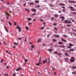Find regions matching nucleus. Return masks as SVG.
Instances as JSON below:
<instances>
[{"mask_svg": "<svg viewBox=\"0 0 76 76\" xmlns=\"http://www.w3.org/2000/svg\"><path fill=\"white\" fill-rule=\"evenodd\" d=\"M4 44H5V45H7L6 43V42H5L4 41Z\"/></svg>", "mask_w": 76, "mask_h": 76, "instance_id": "nucleus-63", "label": "nucleus"}, {"mask_svg": "<svg viewBox=\"0 0 76 76\" xmlns=\"http://www.w3.org/2000/svg\"><path fill=\"white\" fill-rule=\"evenodd\" d=\"M4 75H6L7 76H9V75H8L7 74H4Z\"/></svg>", "mask_w": 76, "mask_h": 76, "instance_id": "nucleus-64", "label": "nucleus"}, {"mask_svg": "<svg viewBox=\"0 0 76 76\" xmlns=\"http://www.w3.org/2000/svg\"><path fill=\"white\" fill-rule=\"evenodd\" d=\"M14 44L15 45H18V43H17L16 42H14Z\"/></svg>", "mask_w": 76, "mask_h": 76, "instance_id": "nucleus-23", "label": "nucleus"}, {"mask_svg": "<svg viewBox=\"0 0 76 76\" xmlns=\"http://www.w3.org/2000/svg\"><path fill=\"white\" fill-rule=\"evenodd\" d=\"M59 4L60 5V6H65V5L64 4Z\"/></svg>", "mask_w": 76, "mask_h": 76, "instance_id": "nucleus-11", "label": "nucleus"}, {"mask_svg": "<svg viewBox=\"0 0 76 76\" xmlns=\"http://www.w3.org/2000/svg\"><path fill=\"white\" fill-rule=\"evenodd\" d=\"M27 19L28 20H32V19H31V18H28Z\"/></svg>", "mask_w": 76, "mask_h": 76, "instance_id": "nucleus-28", "label": "nucleus"}, {"mask_svg": "<svg viewBox=\"0 0 76 76\" xmlns=\"http://www.w3.org/2000/svg\"><path fill=\"white\" fill-rule=\"evenodd\" d=\"M6 17H7V18H6V19H9V17H7V14H6Z\"/></svg>", "mask_w": 76, "mask_h": 76, "instance_id": "nucleus-37", "label": "nucleus"}, {"mask_svg": "<svg viewBox=\"0 0 76 76\" xmlns=\"http://www.w3.org/2000/svg\"><path fill=\"white\" fill-rule=\"evenodd\" d=\"M25 10H26V11H27L28 12H30V11L28 9H27V8H25Z\"/></svg>", "mask_w": 76, "mask_h": 76, "instance_id": "nucleus-24", "label": "nucleus"}, {"mask_svg": "<svg viewBox=\"0 0 76 76\" xmlns=\"http://www.w3.org/2000/svg\"><path fill=\"white\" fill-rule=\"evenodd\" d=\"M58 53L57 51H55L53 52L54 54H58Z\"/></svg>", "mask_w": 76, "mask_h": 76, "instance_id": "nucleus-22", "label": "nucleus"}, {"mask_svg": "<svg viewBox=\"0 0 76 76\" xmlns=\"http://www.w3.org/2000/svg\"><path fill=\"white\" fill-rule=\"evenodd\" d=\"M44 27H42V28H41V29H44Z\"/></svg>", "mask_w": 76, "mask_h": 76, "instance_id": "nucleus-46", "label": "nucleus"}, {"mask_svg": "<svg viewBox=\"0 0 76 76\" xmlns=\"http://www.w3.org/2000/svg\"><path fill=\"white\" fill-rule=\"evenodd\" d=\"M41 61V57L40 56L39 58V62H40Z\"/></svg>", "mask_w": 76, "mask_h": 76, "instance_id": "nucleus-32", "label": "nucleus"}, {"mask_svg": "<svg viewBox=\"0 0 76 76\" xmlns=\"http://www.w3.org/2000/svg\"><path fill=\"white\" fill-rule=\"evenodd\" d=\"M32 25L31 23H29L28 24V25Z\"/></svg>", "mask_w": 76, "mask_h": 76, "instance_id": "nucleus-41", "label": "nucleus"}, {"mask_svg": "<svg viewBox=\"0 0 76 76\" xmlns=\"http://www.w3.org/2000/svg\"><path fill=\"white\" fill-rule=\"evenodd\" d=\"M65 55L66 56H68L69 55H68V53H65Z\"/></svg>", "mask_w": 76, "mask_h": 76, "instance_id": "nucleus-29", "label": "nucleus"}, {"mask_svg": "<svg viewBox=\"0 0 76 76\" xmlns=\"http://www.w3.org/2000/svg\"><path fill=\"white\" fill-rule=\"evenodd\" d=\"M32 11L34 12H37V10L33 8L31 9Z\"/></svg>", "mask_w": 76, "mask_h": 76, "instance_id": "nucleus-9", "label": "nucleus"}, {"mask_svg": "<svg viewBox=\"0 0 76 76\" xmlns=\"http://www.w3.org/2000/svg\"><path fill=\"white\" fill-rule=\"evenodd\" d=\"M25 28L26 29V30H28V29H29V27L27 26H26L25 27Z\"/></svg>", "mask_w": 76, "mask_h": 76, "instance_id": "nucleus-16", "label": "nucleus"}, {"mask_svg": "<svg viewBox=\"0 0 76 76\" xmlns=\"http://www.w3.org/2000/svg\"><path fill=\"white\" fill-rule=\"evenodd\" d=\"M59 47H61V48H64V47H65V46L64 45H61Z\"/></svg>", "mask_w": 76, "mask_h": 76, "instance_id": "nucleus-19", "label": "nucleus"}, {"mask_svg": "<svg viewBox=\"0 0 76 76\" xmlns=\"http://www.w3.org/2000/svg\"><path fill=\"white\" fill-rule=\"evenodd\" d=\"M64 59H65V62H67L68 63H69V58H64Z\"/></svg>", "mask_w": 76, "mask_h": 76, "instance_id": "nucleus-6", "label": "nucleus"}, {"mask_svg": "<svg viewBox=\"0 0 76 76\" xmlns=\"http://www.w3.org/2000/svg\"><path fill=\"white\" fill-rule=\"evenodd\" d=\"M48 51H53V49H49Z\"/></svg>", "mask_w": 76, "mask_h": 76, "instance_id": "nucleus-30", "label": "nucleus"}, {"mask_svg": "<svg viewBox=\"0 0 76 76\" xmlns=\"http://www.w3.org/2000/svg\"><path fill=\"white\" fill-rule=\"evenodd\" d=\"M54 37H57V38H59L60 37V36L58 35H54Z\"/></svg>", "mask_w": 76, "mask_h": 76, "instance_id": "nucleus-13", "label": "nucleus"}, {"mask_svg": "<svg viewBox=\"0 0 76 76\" xmlns=\"http://www.w3.org/2000/svg\"><path fill=\"white\" fill-rule=\"evenodd\" d=\"M29 4H34V3L33 2H31Z\"/></svg>", "mask_w": 76, "mask_h": 76, "instance_id": "nucleus-39", "label": "nucleus"}, {"mask_svg": "<svg viewBox=\"0 0 76 76\" xmlns=\"http://www.w3.org/2000/svg\"><path fill=\"white\" fill-rule=\"evenodd\" d=\"M9 24L10 25V26H12V23H11V22L9 21L8 22Z\"/></svg>", "mask_w": 76, "mask_h": 76, "instance_id": "nucleus-15", "label": "nucleus"}, {"mask_svg": "<svg viewBox=\"0 0 76 76\" xmlns=\"http://www.w3.org/2000/svg\"><path fill=\"white\" fill-rule=\"evenodd\" d=\"M13 76H16V73H14L13 74Z\"/></svg>", "mask_w": 76, "mask_h": 76, "instance_id": "nucleus-48", "label": "nucleus"}, {"mask_svg": "<svg viewBox=\"0 0 76 76\" xmlns=\"http://www.w3.org/2000/svg\"><path fill=\"white\" fill-rule=\"evenodd\" d=\"M68 23H71V22H70V21H68Z\"/></svg>", "mask_w": 76, "mask_h": 76, "instance_id": "nucleus-57", "label": "nucleus"}, {"mask_svg": "<svg viewBox=\"0 0 76 76\" xmlns=\"http://www.w3.org/2000/svg\"><path fill=\"white\" fill-rule=\"evenodd\" d=\"M3 61H4V60L3 59H1V63H2L3 62Z\"/></svg>", "mask_w": 76, "mask_h": 76, "instance_id": "nucleus-44", "label": "nucleus"}, {"mask_svg": "<svg viewBox=\"0 0 76 76\" xmlns=\"http://www.w3.org/2000/svg\"><path fill=\"white\" fill-rule=\"evenodd\" d=\"M68 2L70 3H76V1H69Z\"/></svg>", "mask_w": 76, "mask_h": 76, "instance_id": "nucleus-5", "label": "nucleus"}, {"mask_svg": "<svg viewBox=\"0 0 76 76\" xmlns=\"http://www.w3.org/2000/svg\"><path fill=\"white\" fill-rule=\"evenodd\" d=\"M50 59L49 58H48V63H49V64H50Z\"/></svg>", "mask_w": 76, "mask_h": 76, "instance_id": "nucleus-36", "label": "nucleus"}, {"mask_svg": "<svg viewBox=\"0 0 76 76\" xmlns=\"http://www.w3.org/2000/svg\"><path fill=\"white\" fill-rule=\"evenodd\" d=\"M36 15L35 13H33L32 14V16H34V15Z\"/></svg>", "mask_w": 76, "mask_h": 76, "instance_id": "nucleus-52", "label": "nucleus"}, {"mask_svg": "<svg viewBox=\"0 0 76 76\" xmlns=\"http://www.w3.org/2000/svg\"><path fill=\"white\" fill-rule=\"evenodd\" d=\"M63 23H68V21L67 20H66L64 21H63Z\"/></svg>", "mask_w": 76, "mask_h": 76, "instance_id": "nucleus-20", "label": "nucleus"}, {"mask_svg": "<svg viewBox=\"0 0 76 76\" xmlns=\"http://www.w3.org/2000/svg\"><path fill=\"white\" fill-rule=\"evenodd\" d=\"M70 51H75V50L73 49H69Z\"/></svg>", "mask_w": 76, "mask_h": 76, "instance_id": "nucleus-25", "label": "nucleus"}, {"mask_svg": "<svg viewBox=\"0 0 76 76\" xmlns=\"http://www.w3.org/2000/svg\"><path fill=\"white\" fill-rule=\"evenodd\" d=\"M72 67L73 69H76V66H72Z\"/></svg>", "mask_w": 76, "mask_h": 76, "instance_id": "nucleus-49", "label": "nucleus"}, {"mask_svg": "<svg viewBox=\"0 0 76 76\" xmlns=\"http://www.w3.org/2000/svg\"><path fill=\"white\" fill-rule=\"evenodd\" d=\"M12 48H16V46H13L12 47Z\"/></svg>", "mask_w": 76, "mask_h": 76, "instance_id": "nucleus-60", "label": "nucleus"}, {"mask_svg": "<svg viewBox=\"0 0 76 76\" xmlns=\"http://www.w3.org/2000/svg\"><path fill=\"white\" fill-rule=\"evenodd\" d=\"M35 2L36 3H38L39 2V1H35Z\"/></svg>", "mask_w": 76, "mask_h": 76, "instance_id": "nucleus-33", "label": "nucleus"}, {"mask_svg": "<svg viewBox=\"0 0 76 76\" xmlns=\"http://www.w3.org/2000/svg\"><path fill=\"white\" fill-rule=\"evenodd\" d=\"M50 7H53V6H54V5H50Z\"/></svg>", "mask_w": 76, "mask_h": 76, "instance_id": "nucleus-54", "label": "nucleus"}, {"mask_svg": "<svg viewBox=\"0 0 76 76\" xmlns=\"http://www.w3.org/2000/svg\"><path fill=\"white\" fill-rule=\"evenodd\" d=\"M54 16H55V17H58V15H54Z\"/></svg>", "mask_w": 76, "mask_h": 76, "instance_id": "nucleus-34", "label": "nucleus"}, {"mask_svg": "<svg viewBox=\"0 0 76 76\" xmlns=\"http://www.w3.org/2000/svg\"><path fill=\"white\" fill-rule=\"evenodd\" d=\"M69 45V46L66 45V47H67V48H71L72 47H73V45L72 44H70Z\"/></svg>", "mask_w": 76, "mask_h": 76, "instance_id": "nucleus-2", "label": "nucleus"}, {"mask_svg": "<svg viewBox=\"0 0 76 76\" xmlns=\"http://www.w3.org/2000/svg\"><path fill=\"white\" fill-rule=\"evenodd\" d=\"M72 74H76V72H72Z\"/></svg>", "mask_w": 76, "mask_h": 76, "instance_id": "nucleus-31", "label": "nucleus"}, {"mask_svg": "<svg viewBox=\"0 0 76 76\" xmlns=\"http://www.w3.org/2000/svg\"><path fill=\"white\" fill-rule=\"evenodd\" d=\"M54 29L55 30H57L58 29L56 28H55Z\"/></svg>", "mask_w": 76, "mask_h": 76, "instance_id": "nucleus-53", "label": "nucleus"}, {"mask_svg": "<svg viewBox=\"0 0 76 76\" xmlns=\"http://www.w3.org/2000/svg\"><path fill=\"white\" fill-rule=\"evenodd\" d=\"M51 19H52V20H54V17H52L51 18Z\"/></svg>", "mask_w": 76, "mask_h": 76, "instance_id": "nucleus-50", "label": "nucleus"}, {"mask_svg": "<svg viewBox=\"0 0 76 76\" xmlns=\"http://www.w3.org/2000/svg\"><path fill=\"white\" fill-rule=\"evenodd\" d=\"M62 7L63 8V9H66V8L64 7Z\"/></svg>", "mask_w": 76, "mask_h": 76, "instance_id": "nucleus-62", "label": "nucleus"}, {"mask_svg": "<svg viewBox=\"0 0 76 76\" xmlns=\"http://www.w3.org/2000/svg\"><path fill=\"white\" fill-rule=\"evenodd\" d=\"M41 64V62H39L38 64H36V66H39L40 64Z\"/></svg>", "mask_w": 76, "mask_h": 76, "instance_id": "nucleus-12", "label": "nucleus"}, {"mask_svg": "<svg viewBox=\"0 0 76 76\" xmlns=\"http://www.w3.org/2000/svg\"><path fill=\"white\" fill-rule=\"evenodd\" d=\"M58 44H59L62 45V44H63V43L61 42H58Z\"/></svg>", "mask_w": 76, "mask_h": 76, "instance_id": "nucleus-17", "label": "nucleus"}, {"mask_svg": "<svg viewBox=\"0 0 76 76\" xmlns=\"http://www.w3.org/2000/svg\"><path fill=\"white\" fill-rule=\"evenodd\" d=\"M4 13H5L6 16V15H8L9 14L8 13V12H7V11H5Z\"/></svg>", "mask_w": 76, "mask_h": 76, "instance_id": "nucleus-27", "label": "nucleus"}, {"mask_svg": "<svg viewBox=\"0 0 76 76\" xmlns=\"http://www.w3.org/2000/svg\"><path fill=\"white\" fill-rule=\"evenodd\" d=\"M64 36L65 37H67V36H66V35H64Z\"/></svg>", "mask_w": 76, "mask_h": 76, "instance_id": "nucleus-61", "label": "nucleus"}, {"mask_svg": "<svg viewBox=\"0 0 76 76\" xmlns=\"http://www.w3.org/2000/svg\"><path fill=\"white\" fill-rule=\"evenodd\" d=\"M61 41H64V42H67V41H66V40L64 39H63L62 38H61Z\"/></svg>", "mask_w": 76, "mask_h": 76, "instance_id": "nucleus-10", "label": "nucleus"}, {"mask_svg": "<svg viewBox=\"0 0 76 76\" xmlns=\"http://www.w3.org/2000/svg\"><path fill=\"white\" fill-rule=\"evenodd\" d=\"M31 48H34L35 47V46H34V45H32L31 46Z\"/></svg>", "mask_w": 76, "mask_h": 76, "instance_id": "nucleus-35", "label": "nucleus"}, {"mask_svg": "<svg viewBox=\"0 0 76 76\" xmlns=\"http://www.w3.org/2000/svg\"><path fill=\"white\" fill-rule=\"evenodd\" d=\"M1 22H4V20H2L1 19Z\"/></svg>", "mask_w": 76, "mask_h": 76, "instance_id": "nucleus-56", "label": "nucleus"}, {"mask_svg": "<svg viewBox=\"0 0 76 76\" xmlns=\"http://www.w3.org/2000/svg\"><path fill=\"white\" fill-rule=\"evenodd\" d=\"M46 61H45L44 60L43 61V63H44L45 64V63H47V59H46Z\"/></svg>", "mask_w": 76, "mask_h": 76, "instance_id": "nucleus-18", "label": "nucleus"}, {"mask_svg": "<svg viewBox=\"0 0 76 76\" xmlns=\"http://www.w3.org/2000/svg\"><path fill=\"white\" fill-rule=\"evenodd\" d=\"M26 3H25L24 5H23V6H26Z\"/></svg>", "mask_w": 76, "mask_h": 76, "instance_id": "nucleus-51", "label": "nucleus"}, {"mask_svg": "<svg viewBox=\"0 0 76 76\" xmlns=\"http://www.w3.org/2000/svg\"><path fill=\"white\" fill-rule=\"evenodd\" d=\"M67 26H71V25H66Z\"/></svg>", "mask_w": 76, "mask_h": 76, "instance_id": "nucleus-47", "label": "nucleus"}, {"mask_svg": "<svg viewBox=\"0 0 76 76\" xmlns=\"http://www.w3.org/2000/svg\"><path fill=\"white\" fill-rule=\"evenodd\" d=\"M75 58L74 57H72L70 59V61L71 63H74L75 61Z\"/></svg>", "mask_w": 76, "mask_h": 76, "instance_id": "nucleus-1", "label": "nucleus"}, {"mask_svg": "<svg viewBox=\"0 0 76 76\" xmlns=\"http://www.w3.org/2000/svg\"><path fill=\"white\" fill-rule=\"evenodd\" d=\"M5 52H6V53H8L9 54H11V53H10V52L9 53V52H8V51H7V50H6L5 51Z\"/></svg>", "mask_w": 76, "mask_h": 76, "instance_id": "nucleus-26", "label": "nucleus"}, {"mask_svg": "<svg viewBox=\"0 0 76 76\" xmlns=\"http://www.w3.org/2000/svg\"><path fill=\"white\" fill-rule=\"evenodd\" d=\"M53 41L56 42V41H57V40H56V39H53Z\"/></svg>", "mask_w": 76, "mask_h": 76, "instance_id": "nucleus-45", "label": "nucleus"}, {"mask_svg": "<svg viewBox=\"0 0 76 76\" xmlns=\"http://www.w3.org/2000/svg\"><path fill=\"white\" fill-rule=\"evenodd\" d=\"M4 28H5V30L7 32H9V30H8V29H7V27H6V26H4Z\"/></svg>", "mask_w": 76, "mask_h": 76, "instance_id": "nucleus-7", "label": "nucleus"}, {"mask_svg": "<svg viewBox=\"0 0 76 76\" xmlns=\"http://www.w3.org/2000/svg\"><path fill=\"white\" fill-rule=\"evenodd\" d=\"M58 55H61V53H58Z\"/></svg>", "mask_w": 76, "mask_h": 76, "instance_id": "nucleus-58", "label": "nucleus"}, {"mask_svg": "<svg viewBox=\"0 0 76 76\" xmlns=\"http://www.w3.org/2000/svg\"><path fill=\"white\" fill-rule=\"evenodd\" d=\"M25 62H28V60H27V59H25Z\"/></svg>", "mask_w": 76, "mask_h": 76, "instance_id": "nucleus-40", "label": "nucleus"}, {"mask_svg": "<svg viewBox=\"0 0 76 76\" xmlns=\"http://www.w3.org/2000/svg\"><path fill=\"white\" fill-rule=\"evenodd\" d=\"M16 28L17 29H18L19 32H21V28H20V27L19 25H18L17 26Z\"/></svg>", "mask_w": 76, "mask_h": 76, "instance_id": "nucleus-3", "label": "nucleus"}, {"mask_svg": "<svg viewBox=\"0 0 76 76\" xmlns=\"http://www.w3.org/2000/svg\"><path fill=\"white\" fill-rule=\"evenodd\" d=\"M57 25V23H54L53 24V25H54V26H56V25Z\"/></svg>", "mask_w": 76, "mask_h": 76, "instance_id": "nucleus-38", "label": "nucleus"}, {"mask_svg": "<svg viewBox=\"0 0 76 76\" xmlns=\"http://www.w3.org/2000/svg\"><path fill=\"white\" fill-rule=\"evenodd\" d=\"M72 13L73 14H74L75 15H76V12H72Z\"/></svg>", "mask_w": 76, "mask_h": 76, "instance_id": "nucleus-42", "label": "nucleus"}, {"mask_svg": "<svg viewBox=\"0 0 76 76\" xmlns=\"http://www.w3.org/2000/svg\"><path fill=\"white\" fill-rule=\"evenodd\" d=\"M14 25H17V23H16V22H14Z\"/></svg>", "mask_w": 76, "mask_h": 76, "instance_id": "nucleus-43", "label": "nucleus"}, {"mask_svg": "<svg viewBox=\"0 0 76 76\" xmlns=\"http://www.w3.org/2000/svg\"><path fill=\"white\" fill-rule=\"evenodd\" d=\"M61 18H62V20H64V17H61Z\"/></svg>", "mask_w": 76, "mask_h": 76, "instance_id": "nucleus-21", "label": "nucleus"}, {"mask_svg": "<svg viewBox=\"0 0 76 76\" xmlns=\"http://www.w3.org/2000/svg\"><path fill=\"white\" fill-rule=\"evenodd\" d=\"M41 42V39H39L37 41V42Z\"/></svg>", "mask_w": 76, "mask_h": 76, "instance_id": "nucleus-14", "label": "nucleus"}, {"mask_svg": "<svg viewBox=\"0 0 76 76\" xmlns=\"http://www.w3.org/2000/svg\"><path fill=\"white\" fill-rule=\"evenodd\" d=\"M21 39H22V38H20L18 39H19V40H20Z\"/></svg>", "mask_w": 76, "mask_h": 76, "instance_id": "nucleus-59", "label": "nucleus"}, {"mask_svg": "<svg viewBox=\"0 0 76 76\" xmlns=\"http://www.w3.org/2000/svg\"><path fill=\"white\" fill-rule=\"evenodd\" d=\"M54 75H57V74H56V72H54Z\"/></svg>", "mask_w": 76, "mask_h": 76, "instance_id": "nucleus-55", "label": "nucleus"}, {"mask_svg": "<svg viewBox=\"0 0 76 76\" xmlns=\"http://www.w3.org/2000/svg\"><path fill=\"white\" fill-rule=\"evenodd\" d=\"M22 70V69L19 67H18V69L16 70V71L18 72V71H19V70Z\"/></svg>", "mask_w": 76, "mask_h": 76, "instance_id": "nucleus-8", "label": "nucleus"}, {"mask_svg": "<svg viewBox=\"0 0 76 76\" xmlns=\"http://www.w3.org/2000/svg\"><path fill=\"white\" fill-rule=\"evenodd\" d=\"M69 9H71V10L72 11H76V10L74 9L72 7H69Z\"/></svg>", "mask_w": 76, "mask_h": 76, "instance_id": "nucleus-4", "label": "nucleus"}]
</instances>
